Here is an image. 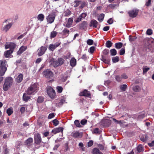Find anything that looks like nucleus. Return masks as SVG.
Returning <instances> with one entry per match:
<instances>
[{
	"instance_id": "nucleus-1",
	"label": "nucleus",
	"mask_w": 154,
	"mask_h": 154,
	"mask_svg": "<svg viewBox=\"0 0 154 154\" xmlns=\"http://www.w3.org/2000/svg\"><path fill=\"white\" fill-rule=\"evenodd\" d=\"M38 85L37 83H34L31 84L29 87L26 91L28 95H34L37 92L38 90Z\"/></svg>"
},
{
	"instance_id": "nucleus-2",
	"label": "nucleus",
	"mask_w": 154,
	"mask_h": 154,
	"mask_svg": "<svg viewBox=\"0 0 154 154\" xmlns=\"http://www.w3.org/2000/svg\"><path fill=\"white\" fill-rule=\"evenodd\" d=\"M13 79L11 77H8L5 78L3 85V89L5 91H7L11 87L13 82Z\"/></svg>"
},
{
	"instance_id": "nucleus-3",
	"label": "nucleus",
	"mask_w": 154,
	"mask_h": 154,
	"mask_svg": "<svg viewBox=\"0 0 154 154\" xmlns=\"http://www.w3.org/2000/svg\"><path fill=\"white\" fill-rule=\"evenodd\" d=\"M64 62V59L61 58H59L56 60L53 61L52 64L54 67H56L63 64Z\"/></svg>"
},
{
	"instance_id": "nucleus-4",
	"label": "nucleus",
	"mask_w": 154,
	"mask_h": 154,
	"mask_svg": "<svg viewBox=\"0 0 154 154\" xmlns=\"http://www.w3.org/2000/svg\"><path fill=\"white\" fill-rule=\"evenodd\" d=\"M139 10L137 9H134L129 11L128 13L130 17L131 18H134L138 15Z\"/></svg>"
},
{
	"instance_id": "nucleus-5",
	"label": "nucleus",
	"mask_w": 154,
	"mask_h": 154,
	"mask_svg": "<svg viewBox=\"0 0 154 154\" xmlns=\"http://www.w3.org/2000/svg\"><path fill=\"white\" fill-rule=\"evenodd\" d=\"M43 74L48 79H51L54 76L53 72L50 69H47L43 72Z\"/></svg>"
},
{
	"instance_id": "nucleus-6",
	"label": "nucleus",
	"mask_w": 154,
	"mask_h": 154,
	"mask_svg": "<svg viewBox=\"0 0 154 154\" xmlns=\"http://www.w3.org/2000/svg\"><path fill=\"white\" fill-rule=\"evenodd\" d=\"M47 93L51 98H54L55 96V92L54 89L51 88H49L47 89Z\"/></svg>"
},
{
	"instance_id": "nucleus-7",
	"label": "nucleus",
	"mask_w": 154,
	"mask_h": 154,
	"mask_svg": "<svg viewBox=\"0 0 154 154\" xmlns=\"http://www.w3.org/2000/svg\"><path fill=\"white\" fill-rule=\"evenodd\" d=\"M47 50L46 47L42 46L38 50V56H41L43 55Z\"/></svg>"
},
{
	"instance_id": "nucleus-8",
	"label": "nucleus",
	"mask_w": 154,
	"mask_h": 154,
	"mask_svg": "<svg viewBox=\"0 0 154 154\" xmlns=\"http://www.w3.org/2000/svg\"><path fill=\"white\" fill-rule=\"evenodd\" d=\"M34 140L35 143L37 145L39 144L42 141L40 134L38 133L35 134L34 135Z\"/></svg>"
},
{
	"instance_id": "nucleus-9",
	"label": "nucleus",
	"mask_w": 154,
	"mask_h": 154,
	"mask_svg": "<svg viewBox=\"0 0 154 154\" xmlns=\"http://www.w3.org/2000/svg\"><path fill=\"white\" fill-rule=\"evenodd\" d=\"M71 136L74 138H79L82 137V134L78 131L72 132L71 133Z\"/></svg>"
},
{
	"instance_id": "nucleus-10",
	"label": "nucleus",
	"mask_w": 154,
	"mask_h": 154,
	"mask_svg": "<svg viewBox=\"0 0 154 154\" xmlns=\"http://www.w3.org/2000/svg\"><path fill=\"white\" fill-rule=\"evenodd\" d=\"M79 94L80 96H84L87 97H89L91 96V94L89 91L86 89H85L82 92H81Z\"/></svg>"
},
{
	"instance_id": "nucleus-11",
	"label": "nucleus",
	"mask_w": 154,
	"mask_h": 154,
	"mask_svg": "<svg viewBox=\"0 0 154 154\" xmlns=\"http://www.w3.org/2000/svg\"><path fill=\"white\" fill-rule=\"evenodd\" d=\"M60 45V43L59 42L56 43L54 45L51 44L49 47L48 49L49 50L53 51L56 48L59 46Z\"/></svg>"
},
{
	"instance_id": "nucleus-12",
	"label": "nucleus",
	"mask_w": 154,
	"mask_h": 154,
	"mask_svg": "<svg viewBox=\"0 0 154 154\" xmlns=\"http://www.w3.org/2000/svg\"><path fill=\"white\" fill-rule=\"evenodd\" d=\"M55 19V17H53L52 15L49 14L46 18L47 22L48 23H53L54 22Z\"/></svg>"
},
{
	"instance_id": "nucleus-13",
	"label": "nucleus",
	"mask_w": 154,
	"mask_h": 154,
	"mask_svg": "<svg viewBox=\"0 0 154 154\" xmlns=\"http://www.w3.org/2000/svg\"><path fill=\"white\" fill-rule=\"evenodd\" d=\"M8 66L6 60H0V67H8Z\"/></svg>"
},
{
	"instance_id": "nucleus-14",
	"label": "nucleus",
	"mask_w": 154,
	"mask_h": 154,
	"mask_svg": "<svg viewBox=\"0 0 154 154\" xmlns=\"http://www.w3.org/2000/svg\"><path fill=\"white\" fill-rule=\"evenodd\" d=\"M63 131V128L60 127L55 128L53 129L52 131V132L54 134L60 132H62Z\"/></svg>"
},
{
	"instance_id": "nucleus-15",
	"label": "nucleus",
	"mask_w": 154,
	"mask_h": 154,
	"mask_svg": "<svg viewBox=\"0 0 154 154\" xmlns=\"http://www.w3.org/2000/svg\"><path fill=\"white\" fill-rule=\"evenodd\" d=\"M27 49V47L25 46H22L19 49L18 51L17 52V55H20Z\"/></svg>"
},
{
	"instance_id": "nucleus-16",
	"label": "nucleus",
	"mask_w": 154,
	"mask_h": 154,
	"mask_svg": "<svg viewBox=\"0 0 154 154\" xmlns=\"http://www.w3.org/2000/svg\"><path fill=\"white\" fill-rule=\"evenodd\" d=\"M23 75L21 74H20L18 75L15 79V81L17 82L20 83L23 80Z\"/></svg>"
},
{
	"instance_id": "nucleus-17",
	"label": "nucleus",
	"mask_w": 154,
	"mask_h": 154,
	"mask_svg": "<svg viewBox=\"0 0 154 154\" xmlns=\"http://www.w3.org/2000/svg\"><path fill=\"white\" fill-rule=\"evenodd\" d=\"M98 24L97 22L94 20H91L90 24V26H92L93 27L96 28Z\"/></svg>"
},
{
	"instance_id": "nucleus-18",
	"label": "nucleus",
	"mask_w": 154,
	"mask_h": 154,
	"mask_svg": "<svg viewBox=\"0 0 154 154\" xmlns=\"http://www.w3.org/2000/svg\"><path fill=\"white\" fill-rule=\"evenodd\" d=\"M56 101L59 102L58 103H56V106L58 107L61 106L65 102V100L63 99H57Z\"/></svg>"
},
{
	"instance_id": "nucleus-19",
	"label": "nucleus",
	"mask_w": 154,
	"mask_h": 154,
	"mask_svg": "<svg viewBox=\"0 0 154 154\" xmlns=\"http://www.w3.org/2000/svg\"><path fill=\"white\" fill-rule=\"evenodd\" d=\"M13 52L12 51H11V50H7L5 51L4 52V56L6 58H8L9 57L10 55Z\"/></svg>"
},
{
	"instance_id": "nucleus-20",
	"label": "nucleus",
	"mask_w": 154,
	"mask_h": 154,
	"mask_svg": "<svg viewBox=\"0 0 154 154\" xmlns=\"http://www.w3.org/2000/svg\"><path fill=\"white\" fill-rule=\"evenodd\" d=\"M93 154H103L100 150L97 148H94L92 150Z\"/></svg>"
},
{
	"instance_id": "nucleus-21",
	"label": "nucleus",
	"mask_w": 154,
	"mask_h": 154,
	"mask_svg": "<svg viewBox=\"0 0 154 154\" xmlns=\"http://www.w3.org/2000/svg\"><path fill=\"white\" fill-rule=\"evenodd\" d=\"M27 94H28L26 93H24L23 97V100L26 102H27L30 98V97L28 96Z\"/></svg>"
},
{
	"instance_id": "nucleus-22",
	"label": "nucleus",
	"mask_w": 154,
	"mask_h": 154,
	"mask_svg": "<svg viewBox=\"0 0 154 154\" xmlns=\"http://www.w3.org/2000/svg\"><path fill=\"white\" fill-rule=\"evenodd\" d=\"M76 63V60L75 58H72L70 61V64L72 67L75 66Z\"/></svg>"
},
{
	"instance_id": "nucleus-23",
	"label": "nucleus",
	"mask_w": 154,
	"mask_h": 154,
	"mask_svg": "<svg viewBox=\"0 0 154 154\" xmlns=\"http://www.w3.org/2000/svg\"><path fill=\"white\" fill-rule=\"evenodd\" d=\"M10 50H11L13 52L14 49L16 48V45L13 42H10Z\"/></svg>"
},
{
	"instance_id": "nucleus-24",
	"label": "nucleus",
	"mask_w": 154,
	"mask_h": 154,
	"mask_svg": "<svg viewBox=\"0 0 154 154\" xmlns=\"http://www.w3.org/2000/svg\"><path fill=\"white\" fill-rule=\"evenodd\" d=\"M122 46L123 44L121 42L116 43L115 44V47L117 49L121 48L122 47Z\"/></svg>"
},
{
	"instance_id": "nucleus-25",
	"label": "nucleus",
	"mask_w": 154,
	"mask_h": 154,
	"mask_svg": "<svg viewBox=\"0 0 154 154\" xmlns=\"http://www.w3.org/2000/svg\"><path fill=\"white\" fill-rule=\"evenodd\" d=\"M37 18L38 20H39L40 21H42L44 20V16L42 14H39L38 15L37 17Z\"/></svg>"
},
{
	"instance_id": "nucleus-26",
	"label": "nucleus",
	"mask_w": 154,
	"mask_h": 154,
	"mask_svg": "<svg viewBox=\"0 0 154 154\" xmlns=\"http://www.w3.org/2000/svg\"><path fill=\"white\" fill-rule=\"evenodd\" d=\"M119 88L122 91H124L127 88V86L126 84H123L120 85Z\"/></svg>"
},
{
	"instance_id": "nucleus-27",
	"label": "nucleus",
	"mask_w": 154,
	"mask_h": 154,
	"mask_svg": "<svg viewBox=\"0 0 154 154\" xmlns=\"http://www.w3.org/2000/svg\"><path fill=\"white\" fill-rule=\"evenodd\" d=\"M69 31L66 28H64L63 31V35L67 36L69 34Z\"/></svg>"
},
{
	"instance_id": "nucleus-28",
	"label": "nucleus",
	"mask_w": 154,
	"mask_h": 154,
	"mask_svg": "<svg viewBox=\"0 0 154 154\" xmlns=\"http://www.w3.org/2000/svg\"><path fill=\"white\" fill-rule=\"evenodd\" d=\"M12 25V23H10L6 25L4 28V29L5 30L6 32H7L9 29L11 27Z\"/></svg>"
},
{
	"instance_id": "nucleus-29",
	"label": "nucleus",
	"mask_w": 154,
	"mask_h": 154,
	"mask_svg": "<svg viewBox=\"0 0 154 154\" xmlns=\"http://www.w3.org/2000/svg\"><path fill=\"white\" fill-rule=\"evenodd\" d=\"M13 109L11 107L8 108L6 111V112L9 116L11 115L13 113Z\"/></svg>"
},
{
	"instance_id": "nucleus-30",
	"label": "nucleus",
	"mask_w": 154,
	"mask_h": 154,
	"mask_svg": "<svg viewBox=\"0 0 154 154\" xmlns=\"http://www.w3.org/2000/svg\"><path fill=\"white\" fill-rule=\"evenodd\" d=\"M144 148L141 145H140L137 148V150L138 152H140L143 150Z\"/></svg>"
},
{
	"instance_id": "nucleus-31",
	"label": "nucleus",
	"mask_w": 154,
	"mask_h": 154,
	"mask_svg": "<svg viewBox=\"0 0 154 154\" xmlns=\"http://www.w3.org/2000/svg\"><path fill=\"white\" fill-rule=\"evenodd\" d=\"M6 70L7 68H0V75H3Z\"/></svg>"
},
{
	"instance_id": "nucleus-32",
	"label": "nucleus",
	"mask_w": 154,
	"mask_h": 154,
	"mask_svg": "<svg viewBox=\"0 0 154 154\" xmlns=\"http://www.w3.org/2000/svg\"><path fill=\"white\" fill-rule=\"evenodd\" d=\"M104 17V14H101L98 17V20L100 22H102Z\"/></svg>"
},
{
	"instance_id": "nucleus-33",
	"label": "nucleus",
	"mask_w": 154,
	"mask_h": 154,
	"mask_svg": "<svg viewBox=\"0 0 154 154\" xmlns=\"http://www.w3.org/2000/svg\"><path fill=\"white\" fill-rule=\"evenodd\" d=\"M110 55L111 56H115L117 54V51L115 49H112L110 50Z\"/></svg>"
},
{
	"instance_id": "nucleus-34",
	"label": "nucleus",
	"mask_w": 154,
	"mask_h": 154,
	"mask_svg": "<svg viewBox=\"0 0 154 154\" xmlns=\"http://www.w3.org/2000/svg\"><path fill=\"white\" fill-rule=\"evenodd\" d=\"M87 22L86 21H83L80 25V29H84L86 26Z\"/></svg>"
},
{
	"instance_id": "nucleus-35",
	"label": "nucleus",
	"mask_w": 154,
	"mask_h": 154,
	"mask_svg": "<svg viewBox=\"0 0 154 154\" xmlns=\"http://www.w3.org/2000/svg\"><path fill=\"white\" fill-rule=\"evenodd\" d=\"M74 3L75 4L74 6V7L76 8L78 7L81 3V1L79 0H76L74 1Z\"/></svg>"
},
{
	"instance_id": "nucleus-36",
	"label": "nucleus",
	"mask_w": 154,
	"mask_h": 154,
	"mask_svg": "<svg viewBox=\"0 0 154 154\" xmlns=\"http://www.w3.org/2000/svg\"><path fill=\"white\" fill-rule=\"evenodd\" d=\"M112 43L109 40L107 41L106 43V46L107 48L111 47L112 46Z\"/></svg>"
},
{
	"instance_id": "nucleus-37",
	"label": "nucleus",
	"mask_w": 154,
	"mask_h": 154,
	"mask_svg": "<svg viewBox=\"0 0 154 154\" xmlns=\"http://www.w3.org/2000/svg\"><path fill=\"white\" fill-rule=\"evenodd\" d=\"M148 137L146 135L144 136H141L140 137V139L141 141L143 142L146 141L147 140Z\"/></svg>"
},
{
	"instance_id": "nucleus-38",
	"label": "nucleus",
	"mask_w": 154,
	"mask_h": 154,
	"mask_svg": "<svg viewBox=\"0 0 154 154\" xmlns=\"http://www.w3.org/2000/svg\"><path fill=\"white\" fill-rule=\"evenodd\" d=\"M119 57L117 56L113 57L112 59V61L114 63H116L118 62L119 61Z\"/></svg>"
},
{
	"instance_id": "nucleus-39",
	"label": "nucleus",
	"mask_w": 154,
	"mask_h": 154,
	"mask_svg": "<svg viewBox=\"0 0 154 154\" xmlns=\"http://www.w3.org/2000/svg\"><path fill=\"white\" fill-rule=\"evenodd\" d=\"M57 32L56 31H53L51 34L50 38H52L55 37L57 35Z\"/></svg>"
},
{
	"instance_id": "nucleus-40",
	"label": "nucleus",
	"mask_w": 154,
	"mask_h": 154,
	"mask_svg": "<svg viewBox=\"0 0 154 154\" xmlns=\"http://www.w3.org/2000/svg\"><path fill=\"white\" fill-rule=\"evenodd\" d=\"M133 90L135 92H138L140 90V87L138 85L136 86L133 88Z\"/></svg>"
},
{
	"instance_id": "nucleus-41",
	"label": "nucleus",
	"mask_w": 154,
	"mask_h": 154,
	"mask_svg": "<svg viewBox=\"0 0 154 154\" xmlns=\"http://www.w3.org/2000/svg\"><path fill=\"white\" fill-rule=\"evenodd\" d=\"M115 79L118 82H121L122 79L121 76L119 75H116L115 77Z\"/></svg>"
},
{
	"instance_id": "nucleus-42",
	"label": "nucleus",
	"mask_w": 154,
	"mask_h": 154,
	"mask_svg": "<svg viewBox=\"0 0 154 154\" xmlns=\"http://www.w3.org/2000/svg\"><path fill=\"white\" fill-rule=\"evenodd\" d=\"M74 123L76 127L79 128L82 127V126L80 124L79 121L77 120H75L74 122Z\"/></svg>"
},
{
	"instance_id": "nucleus-43",
	"label": "nucleus",
	"mask_w": 154,
	"mask_h": 154,
	"mask_svg": "<svg viewBox=\"0 0 154 154\" xmlns=\"http://www.w3.org/2000/svg\"><path fill=\"white\" fill-rule=\"evenodd\" d=\"M33 142V139L31 137H29L26 141V143L27 144H29L32 143Z\"/></svg>"
},
{
	"instance_id": "nucleus-44",
	"label": "nucleus",
	"mask_w": 154,
	"mask_h": 154,
	"mask_svg": "<svg viewBox=\"0 0 154 154\" xmlns=\"http://www.w3.org/2000/svg\"><path fill=\"white\" fill-rule=\"evenodd\" d=\"M80 4L81 5L80 6L79 8L81 9L83 8L87 5L86 2H82L81 1V3Z\"/></svg>"
},
{
	"instance_id": "nucleus-45",
	"label": "nucleus",
	"mask_w": 154,
	"mask_h": 154,
	"mask_svg": "<svg viewBox=\"0 0 154 154\" xmlns=\"http://www.w3.org/2000/svg\"><path fill=\"white\" fill-rule=\"evenodd\" d=\"M52 122L53 125L55 126H56L59 123V121L56 119H55L52 121Z\"/></svg>"
},
{
	"instance_id": "nucleus-46",
	"label": "nucleus",
	"mask_w": 154,
	"mask_h": 154,
	"mask_svg": "<svg viewBox=\"0 0 154 154\" xmlns=\"http://www.w3.org/2000/svg\"><path fill=\"white\" fill-rule=\"evenodd\" d=\"M57 92L59 93H61L63 90V88L61 86H57Z\"/></svg>"
},
{
	"instance_id": "nucleus-47",
	"label": "nucleus",
	"mask_w": 154,
	"mask_h": 154,
	"mask_svg": "<svg viewBox=\"0 0 154 154\" xmlns=\"http://www.w3.org/2000/svg\"><path fill=\"white\" fill-rule=\"evenodd\" d=\"M94 42V41L93 40L91 39H88L87 40V44L89 45H92Z\"/></svg>"
},
{
	"instance_id": "nucleus-48",
	"label": "nucleus",
	"mask_w": 154,
	"mask_h": 154,
	"mask_svg": "<svg viewBox=\"0 0 154 154\" xmlns=\"http://www.w3.org/2000/svg\"><path fill=\"white\" fill-rule=\"evenodd\" d=\"M95 50V47L94 46H92L88 50V51L91 54H93Z\"/></svg>"
},
{
	"instance_id": "nucleus-49",
	"label": "nucleus",
	"mask_w": 154,
	"mask_h": 154,
	"mask_svg": "<svg viewBox=\"0 0 154 154\" xmlns=\"http://www.w3.org/2000/svg\"><path fill=\"white\" fill-rule=\"evenodd\" d=\"M43 101V99L42 97L39 96L37 100V102L39 103H41Z\"/></svg>"
},
{
	"instance_id": "nucleus-50",
	"label": "nucleus",
	"mask_w": 154,
	"mask_h": 154,
	"mask_svg": "<svg viewBox=\"0 0 154 154\" xmlns=\"http://www.w3.org/2000/svg\"><path fill=\"white\" fill-rule=\"evenodd\" d=\"M71 14V11L69 10H67L65 12L64 16L66 17L69 16Z\"/></svg>"
},
{
	"instance_id": "nucleus-51",
	"label": "nucleus",
	"mask_w": 154,
	"mask_h": 154,
	"mask_svg": "<svg viewBox=\"0 0 154 154\" xmlns=\"http://www.w3.org/2000/svg\"><path fill=\"white\" fill-rule=\"evenodd\" d=\"M125 49L124 48H122L119 51V54L120 55H123L125 54Z\"/></svg>"
},
{
	"instance_id": "nucleus-52",
	"label": "nucleus",
	"mask_w": 154,
	"mask_h": 154,
	"mask_svg": "<svg viewBox=\"0 0 154 154\" xmlns=\"http://www.w3.org/2000/svg\"><path fill=\"white\" fill-rule=\"evenodd\" d=\"M146 34L149 35H151L152 33V30L151 29H148L146 32Z\"/></svg>"
},
{
	"instance_id": "nucleus-53",
	"label": "nucleus",
	"mask_w": 154,
	"mask_h": 154,
	"mask_svg": "<svg viewBox=\"0 0 154 154\" xmlns=\"http://www.w3.org/2000/svg\"><path fill=\"white\" fill-rule=\"evenodd\" d=\"M55 113H54L50 114L48 116V119H50L54 118L55 116Z\"/></svg>"
},
{
	"instance_id": "nucleus-54",
	"label": "nucleus",
	"mask_w": 154,
	"mask_h": 154,
	"mask_svg": "<svg viewBox=\"0 0 154 154\" xmlns=\"http://www.w3.org/2000/svg\"><path fill=\"white\" fill-rule=\"evenodd\" d=\"M109 50L107 49H105L103 51V53L105 55H107L109 53Z\"/></svg>"
},
{
	"instance_id": "nucleus-55",
	"label": "nucleus",
	"mask_w": 154,
	"mask_h": 154,
	"mask_svg": "<svg viewBox=\"0 0 154 154\" xmlns=\"http://www.w3.org/2000/svg\"><path fill=\"white\" fill-rule=\"evenodd\" d=\"M121 76L122 79H126L128 78V76L125 73L122 74Z\"/></svg>"
},
{
	"instance_id": "nucleus-56",
	"label": "nucleus",
	"mask_w": 154,
	"mask_h": 154,
	"mask_svg": "<svg viewBox=\"0 0 154 154\" xmlns=\"http://www.w3.org/2000/svg\"><path fill=\"white\" fill-rule=\"evenodd\" d=\"M57 13V11H53L51 13L49 14V15H52L53 17H55V16H56V14Z\"/></svg>"
},
{
	"instance_id": "nucleus-57",
	"label": "nucleus",
	"mask_w": 154,
	"mask_h": 154,
	"mask_svg": "<svg viewBox=\"0 0 154 154\" xmlns=\"http://www.w3.org/2000/svg\"><path fill=\"white\" fill-rule=\"evenodd\" d=\"M81 58L85 61H86L87 60V56L86 54H83L81 57Z\"/></svg>"
},
{
	"instance_id": "nucleus-58",
	"label": "nucleus",
	"mask_w": 154,
	"mask_h": 154,
	"mask_svg": "<svg viewBox=\"0 0 154 154\" xmlns=\"http://www.w3.org/2000/svg\"><path fill=\"white\" fill-rule=\"evenodd\" d=\"M112 120L114 122L117 124H121L122 123V122L121 121H118L114 118H113Z\"/></svg>"
},
{
	"instance_id": "nucleus-59",
	"label": "nucleus",
	"mask_w": 154,
	"mask_h": 154,
	"mask_svg": "<svg viewBox=\"0 0 154 154\" xmlns=\"http://www.w3.org/2000/svg\"><path fill=\"white\" fill-rule=\"evenodd\" d=\"M87 122V120L86 119H83L80 122L81 124L83 125H85Z\"/></svg>"
},
{
	"instance_id": "nucleus-60",
	"label": "nucleus",
	"mask_w": 154,
	"mask_h": 154,
	"mask_svg": "<svg viewBox=\"0 0 154 154\" xmlns=\"http://www.w3.org/2000/svg\"><path fill=\"white\" fill-rule=\"evenodd\" d=\"M149 69V68H143V74H144Z\"/></svg>"
},
{
	"instance_id": "nucleus-61",
	"label": "nucleus",
	"mask_w": 154,
	"mask_h": 154,
	"mask_svg": "<svg viewBox=\"0 0 154 154\" xmlns=\"http://www.w3.org/2000/svg\"><path fill=\"white\" fill-rule=\"evenodd\" d=\"M93 144V142L92 140H90L88 143V147L91 146Z\"/></svg>"
},
{
	"instance_id": "nucleus-62",
	"label": "nucleus",
	"mask_w": 154,
	"mask_h": 154,
	"mask_svg": "<svg viewBox=\"0 0 154 154\" xmlns=\"http://www.w3.org/2000/svg\"><path fill=\"white\" fill-rule=\"evenodd\" d=\"M82 17L80 16H79V17L77 19V20H75V22L76 23H78L81 21L82 20Z\"/></svg>"
},
{
	"instance_id": "nucleus-63",
	"label": "nucleus",
	"mask_w": 154,
	"mask_h": 154,
	"mask_svg": "<svg viewBox=\"0 0 154 154\" xmlns=\"http://www.w3.org/2000/svg\"><path fill=\"white\" fill-rule=\"evenodd\" d=\"M148 145L150 147H152L154 146V140L152 141L151 143H148Z\"/></svg>"
},
{
	"instance_id": "nucleus-64",
	"label": "nucleus",
	"mask_w": 154,
	"mask_h": 154,
	"mask_svg": "<svg viewBox=\"0 0 154 154\" xmlns=\"http://www.w3.org/2000/svg\"><path fill=\"white\" fill-rule=\"evenodd\" d=\"M67 23L72 25L73 23V19L72 18H69Z\"/></svg>"
}]
</instances>
